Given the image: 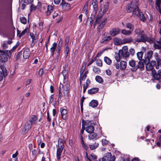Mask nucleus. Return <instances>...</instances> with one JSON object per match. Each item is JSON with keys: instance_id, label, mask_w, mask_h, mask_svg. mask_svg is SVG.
<instances>
[{"instance_id": "10", "label": "nucleus", "mask_w": 161, "mask_h": 161, "mask_svg": "<svg viewBox=\"0 0 161 161\" xmlns=\"http://www.w3.org/2000/svg\"><path fill=\"white\" fill-rule=\"evenodd\" d=\"M145 60H139L136 66L137 69H139L141 71L143 70L144 69Z\"/></svg>"}, {"instance_id": "14", "label": "nucleus", "mask_w": 161, "mask_h": 161, "mask_svg": "<svg viewBox=\"0 0 161 161\" xmlns=\"http://www.w3.org/2000/svg\"><path fill=\"white\" fill-rule=\"evenodd\" d=\"M31 124H30L28 122L25 125V127L23 129L22 131L25 133H26L31 129Z\"/></svg>"}, {"instance_id": "46", "label": "nucleus", "mask_w": 161, "mask_h": 161, "mask_svg": "<svg viewBox=\"0 0 161 161\" xmlns=\"http://www.w3.org/2000/svg\"><path fill=\"white\" fill-rule=\"evenodd\" d=\"M7 75H5V73L0 71V81H2L3 78L6 77Z\"/></svg>"}, {"instance_id": "26", "label": "nucleus", "mask_w": 161, "mask_h": 161, "mask_svg": "<svg viewBox=\"0 0 161 161\" xmlns=\"http://www.w3.org/2000/svg\"><path fill=\"white\" fill-rule=\"evenodd\" d=\"M111 39L112 37L110 36H105L102 39L101 42L102 43L106 42Z\"/></svg>"}, {"instance_id": "11", "label": "nucleus", "mask_w": 161, "mask_h": 161, "mask_svg": "<svg viewBox=\"0 0 161 161\" xmlns=\"http://www.w3.org/2000/svg\"><path fill=\"white\" fill-rule=\"evenodd\" d=\"M129 65L132 67L131 70L132 71H135L137 70L136 66V62L133 60H131L129 62Z\"/></svg>"}, {"instance_id": "30", "label": "nucleus", "mask_w": 161, "mask_h": 161, "mask_svg": "<svg viewBox=\"0 0 161 161\" xmlns=\"http://www.w3.org/2000/svg\"><path fill=\"white\" fill-rule=\"evenodd\" d=\"M88 3L86 2L85 5L83 9V13H84L86 16L88 14Z\"/></svg>"}, {"instance_id": "20", "label": "nucleus", "mask_w": 161, "mask_h": 161, "mask_svg": "<svg viewBox=\"0 0 161 161\" xmlns=\"http://www.w3.org/2000/svg\"><path fill=\"white\" fill-rule=\"evenodd\" d=\"M99 91V89L97 87L93 88L88 90V93L92 94L97 92Z\"/></svg>"}, {"instance_id": "37", "label": "nucleus", "mask_w": 161, "mask_h": 161, "mask_svg": "<svg viewBox=\"0 0 161 161\" xmlns=\"http://www.w3.org/2000/svg\"><path fill=\"white\" fill-rule=\"evenodd\" d=\"M104 61L108 65H110L112 63V60L107 57H104Z\"/></svg>"}, {"instance_id": "7", "label": "nucleus", "mask_w": 161, "mask_h": 161, "mask_svg": "<svg viewBox=\"0 0 161 161\" xmlns=\"http://www.w3.org/2000/svg\"><path fill=\"white\" fill-rule=\"evenodd\" d=\"M152 76L154 78L157 80L161 81V69L158 71V73H157L155 70L152 71Z\"/></svg>"}, {"instance_id": "32", "label": "nucleus", "mask_w": 161, "mask_h": 161, "mask_svg": "<svg viewBox=\"0 0 161 161\" xmlns=\"http://www.w3.org/2000/svg\"><path fill=\"white\" fill-rule=\"evenodd\" d=\"M126 27L132 31L134 29V25L130 23H127L126 24Z\"/></svg>"}, {"instance_id": "1", "label": "nucleus", "mask_w": 161, "mask_h": 161, "mask_svg": "<svg viewBox=\"0 0 161 161\" xmlns=\"http://www.w3.org/2000/svg\"><path fill=\"white\" fill-rule=\"evenodd\" d=\"M137 5V0L134 2H132L130 5H129L127 8L128 12H133V15L134 17H138L139 16L141 20L145 22L146 19L144 15L140 13Z\"/></svg>"}, {"instance_id": "13", "label": "nucleus", "mask_w": 161, "mask_h": 161, "mask_svg": "<svg viewBox=\"0 0 161 161\" xmlns=\"http://www.w3.org/2000/svg\"><path fill=\"white\" fill-rule=\"evenodd\" d=\"M147 40V36L143 33L142 35H141L140 38H137L135 41L137 42H145Z\"/></svg>"}, {"instance_id": "21", "label": "nucleus", "mask_w": 161, "mask_h": 161, "mask_svg": "<svg viewBox=\"0 0 161 161\" xmlns=\"http://www.w3.org/2000/svg\"><path fill=\"white\" fill-rule=\"evenodd\" d=\"M30 53L29 49H26L23 51V57L24 58L27 59L29 58Z\"/></svg>"}, {"instance_id": "57", "label": "nucleus", "mask_w": 161, "mask_h": 161, "mask_svg": "<svg viewBox=\"0 0 161 161\" xmlns=\"http://www.w3.org/2000/svg\"><path fill=\"white\" fill-rule=\"evenodd\" d=\"M102 142L103 145H106L108 143V141L105 139H103L102 140Z\"/></svg>"}, {"instance_id": "22", "label": "nucleus", "mask_w": 161, "mask_h": 161, "mask_svg": "<svg viewBox=\"0 0 161 161\" xmlns=\"http://www.w3.org/2000/svg\"><path fill=\"white\" fill-rule=\"evenodd\" d=\"M112 156L111 153H108L106 154V156L103 157L99 159L100 161H105L108 159V158L111 157Z\"/></svg>"}, {"instance_id": "39", "label": "nucleus", "mask_w": 161, "mask_h": 161, "mask_svg": "<svg viewBox=\"0 0 161 161\" xmlns=\"http://www.w3.org/2000/svg\"><path fill=\"white\" fill-rule=\"evenodd\" d=\"M153 53V51L152 50H150L148 52L147 54V58L148 59V60H150V59L152 58Z\"/></svg>"}, {"instance_id": "62", "label": "nucleus", "mask_w": 161, "mask_h": 161, "mask_svg": "<svg viewBox=\"0 0 161 161\" xmlns=\"http://www.w3.org/2000/svg\"><path fill=\"white\" fill-rule=\"evenodd\" d=\"M54 97V95L53 94L51 95L49 97V103H51L53 101V99Z\"/></svg>"}, {"instance_id": "50", "label": "nucleus", "mask_w": 161, "mask_h": 161, "mask_svg": "<svg viewBox=\"0 0 161 161\" xmlns=\"http://www.w3.org/2000/svg\"><path fill=\"white\" fill-rule=\"evenodd\" d=\"M82 128L80 131L81 135H82L83 134L84 130H85L86 128L84 125V120H82Z\"/></svg>"}, {"instance_id": "59", "label": "nucleus", "mask_w": 161, "mask_h": 161, "mask_svg": "<svg viewBox=\"0 0 161 161\" xmlns=\"http://www.w3.org/2000/svg\"><path fill=\"white\" fill-rule=\"evenodd\" d=\"M19 42H17L16 45L13 47L12 48L10 51H14V50H15L17 47H18V46L19 45Z\"/></svg>"}, {"instance_id": "41", "label": "nucleus", "mask_w": 161, "mask_h": 161, "mask_svg": "<svg viewBox=\"0 0 161 161\" xmlns=\"http://www.w3.org/2000/svg\"><path fill=\"white\" fill-rule=\"evenodd\" d=\"M30 36L31 38L32 39V43L33 44V45L35 44L34 43H33L35 41H36V40H37L38 39L37 37L36 36H35V35L32 34H30Z\"/></svg>"}, {"instance_id": "51", "label": "nucleus", "mask_w": 161, "mask_h": 161, "mask_svg": "<svg viewBox=\"0 0 161 161\" xmlns=\"http://www.w3.org/2000/svg\"><path fill=\"white\" fill-rule=\"evenodd\" d=\"M27 30H28V28H25L21 33H20V35H19V37L20 38L22 36L24 35L27 32Z\"/></svg>"}, {"instance_id": "28", "label": "nucleus", "mask_w": 161, "mask_h": 161, "mask_svg": "<svg viewBox=\"0 0 161 161\" xmlns=\"http://www.w3.org/2000/svg\"><path fill=\"white\" fill-rule=\"evenodd\" d=\"M132 41V39L131 38H126L122 40V44L130 43Z\"/></svg>"}, {"instance_id": "40", "label": "nucleus", "mask_w": 161, "mask_h": 161, "mask_svg": "<svg viewBox=\"0 0 161 161\" xmlns=\"http://www.w3.org/2000/svg\"><path fill=\"white\" fill-rule=\"evenodd\" d=\"M99 144L98 143H95L94 144L90 145L89 147L91 150H93L97 148Z\"/></svg>"}, {"instance_id": "31", "label": "nucleus", "mask_w": 161, "mask_h": 161, "mask_svg": "<svg viewBox=\"0 0 161 161\" xmlns=\"http://www.w3.org/2000/svg\"><path fill=\"white\" fill-rule=\"evenodd\" d=\"M121 33L124 35H130L132 34V31L130 30H126L125 29H123L121 30Z\"/></svg>"}, {"instance_id": "29", "label": "nucleus", "mask_w": 161, "mask_h": 161, "mask_svg": "<svg viewBox=\"0 0 161 161\" xmlns=\"http://www.w3.org/2000/svg\"><path fill=\"white\" fill-rule=\"evenodd\" d=\"M114 43L115 45H119L122 43V41L119 38H115L114 39Z\"/></svg>"}, {"instance_id": "36", "label": "nucleus", "mask_w": 161, "mask_h": 161, "mask_svg": "<svg viewBox=\"0 0 161 161\" xmlns=\"http://www.w3.org/2000/svg\"><path fill=\"white\" fill-rule=\"evenodd\" d=\"M143 53L142 52H138L136 54V55L138 59L139 60H144V59H142L143 57Z\"/></svg>"}, {"instance_id": "60", "label": "nucleus", "mask_w": 161, "mask_h": 161, "mask_svg": "<svg viewBox=\"0 0 161 161\" xmlns=\"http://www.w3.org/2000/svg\"><path fill=\"white\" fill-rule=\"evenodd\" d=\"M39 28L40 31H42L43 28V23L41 22L39 23Z\"/></svg>"}, {"instance_id": "8", "label": "nucleus", "mask_w": 161, "mask_h": 161, "mask_svg": "<svg viewBox=\"0 0 161 161\" xmlns=\"http://www.w3.org/2000/svg\"><path fill=\"white\" fill-rule=\"evenodd\" d=\"M156 61H152L150 63L147 64L146 65V68L148 71H152H152L155 70L153 67L155 66Z\"/></svg>"}, {"instance_id": "18", "label": "nucleus", "mask_w": 161, "mask_h": 161, "mask_svg": "<svg viewBox=\"0 0 161 161\" xmlns=\"http://www.w3.org/2000/svg\"><path fill=\"white\" fill-rule=\"evenodd\" d=\"M57 46V43L56 42H54L52 45L51 47L50 48V51L52 53V55L53 56L54 53L56 50Z\"/></svg>"}, {"instance_id": "34", "label": "nucleus", "mask_w": 161, "mask_h": 161, "mask_svg": "<svg viewBox=\"0 0 161 161\" xmlns=\"http://www.w3.org/2000/svg\"><path fill=\"white\" fill-rule=\"evenodd\" d=\"M157 43H154V47L156 49H161V42H157Z\"/></svg>"}, {"instance_id": "15", "label": "nucleus", "mask_w": 161, "mask_h": 161, "mask_svg": "<svg viewBox=\"0 0 161 161\" xmlns=\"http://www.w3.org/2000/svg\"><path fill=\"white\" fill-rule=\"evenodd\" d=\"M120 69L121 70H124L127 67V62L123 60H121L120 63Z\"/></svg>"}, {"instance_id": "12", "label": "nucleus", "mask_w": 161, "mask_h": 161, "mask_svg": "<svg viewBox=\"0 0 161 161\" xmlns=\"http://www.w3.org/2000/svg\"><path fill=\"white\" fill-rule=\"evenodd\" d=\"M120 30L119 28H114L110 31V34L112 36H115L119 33Z\"/></svg>"}, {"instance_id": "44", "label": "nucleus", "mask_w": 161, "mask_h": 161, "mask_svg": "<svg viewBox=\"0 0 161 161\" xmlns=\"http://www.w3.org/2000/svg\"><path fill=\"white\" fill-rule=\"evenodd\" d=\"M33 1V0H21V1H20V3H21V2H23L26 4H28L31 3Z\"/></svg>"}, {"instance_id": "64", "label": "nucleus", "mask_w": 161, "mask_h": 161, "mask_svg": "<svg viewBox=\"0 0 161 161\" xmlns=\"http://www.w3.org/2000/svg\"><path fill=\"white\" fill-rule=\"evenodd\" d=\"M2 46L4 49H6L8 48V46L7 43L5 42H4L3 44H2Z\"/></svg>"}, {"instance_id": "9", "label": "nucleus", "mask_w": 161, "mask_h": 161, "mask_svg": "<svg viewBox=\"0 0 161 161\" xmlns=\"http://www.w3.org/2000/svg\"><path fill=\"white\" fill-rule=\"evenodd\" d=\"M43 8L44 9H45L46 8L47 9L45 12V14L46 16H49L53 11V8L51 5H45L43 6Z\"/></svg>"}, {"instance_id": "58", "label": "nucleus", "mask_w": 161, "mask_h": 161, "mask_svg": "<svg viewBox=\"0 0 161 161\" xmlns=\"http://www.w3.org/2000/svg\"><path fill=\"white\" fill-rule=\"evenodd\" d=\"M161 3V0H156V6L158 8H159L160 7Z\"/></svg>"}, {"instance_id": "49", "label": "nucleus", "mask_w": 161, "mask_h": 161, "mask_svg": "<svg viewBox=\"0 0 161 161\" xmlns=\"http://www.w3.org/2000/svg\"><path fill=\"white\" fill-rule=\"evenodd\" d=\"M62 46V44L58 43V47L56 50L57 53L58 54V55H59L60 54V50H61V48Z\"/></svg>"}, {"instance_id": "47", "label": "nucleus", "mask_w": 161, "mask_h": 161, "mask_svg": "<svg viewBox=\"0 0 161 161\" xmlns=\"http://www.w3.org/2000/svg\"><path fill=\"white\" fill-rule=\"evenodd\" d=\"M97 3L96 1L93 2L92 3V5L93 6V7L94 9V11L95 13H96L97 12Z\"/></svg>"}, {"instance_id": "19", "label": "nucleus", "mask_w": 161, "mask_h": 161, "mask_svg": "<svg viewBox=\"0 0 161 161\" xmlns=\"http://www.w3.org/2000/svg\"><path fill=\"white\" fill-rule=\"evenodd\" d=\"M106 22V19H105L102 22L97 28V30L98 31H100L103 28L104 26L105 25Z\"/></svg>"}, {"instance_id": "38", "label": "nucleus", "mask_w": 161, "mask_h": 161, "mask_svg": "<svg viewBox=\"0 0 161 161\" xmlns=\"http://www.w3.org/2000/svg\"><path fill=\"white\" fill-rule=\"evenodd\" d=\"M95 80L97 81L99 83H102L103 82V79L102 77L99 75H97L96 76Z\"/></svg>"}, {"instance_id": "5", "label": "nucleus", "mask_w": 161, "mask_h": 161, "mask_svg": "<svg viewBox=\"0 0 161 161\" xmlns=\"http://www.w3.org/2000/svg\"><path fill=\"white\" fill-rule=\"evenodd\" d=\"M119 52L122 58L126 59L129 57L130 53L128 51V48L127 47H124L122 49L119 50Z\"/></svg>"}, {"instance_id": "23", "label": "nucleus", "mask_w": 161, "mask_h": 161, "mask_svg": "<svg viewBox=\"0 0 161 161\" xmlns=\"http://www.w3.org/2000/svg\"><path fill=\"white\" fill-rule=\"evenodd\" d=\"M98 102L96 100H93L89 103V105L90 106L93 108H95L98 105Z\"/></svg>"}, {"instance_id": "16", "label": "nucleus", "mask_w": 161, "mask_h": 161, "mask_svg": "<svg viewBox=\"0 0 161 161\" xmlns=\"http://www.w3.org/2000/svg\"><path fill=\"white\" fill-rule=\"evenodd\" d=\"M37 117L36 116L33 115L31 118L30 119L29 122L30 124H31L32 125V124H36L37 122Z\"/></svg>"}, {"instance_id": "4", "label": "nucleus", "mask_w": 161, "mask_h": 161, "mask_svg": "<svg viewBox=\"0 0 161 161\" xmlns=\"http://www.w3.org/2000/svg\"><path fill=\"white\" fill-rule=\"evenodd\" d=\"M84 123L85 126V130L88 133H91L94 132V127L92 125V121L87 120L85 121L84 120Z\"/></svg>"}, {"instance_id": "61", "label": "nucleus", "mask_w": 161, "mask_h": 161, "mask_svg": "<svg viewBox=\"0 0 161 161\" xmlns=\"http://www.w3.org/2000/svg\"><path fill=\"white\" fill-rule=\"evenodd\" d=\"M59 13L58 11H55L53 15V18H55L58 16Z\"/></svg>"}, {"instance_id": "3", "label": "nucleus", "mask_w": 161, "mask_h": 161, "mask_svg": "<svg viewBox=\"0 0 161 161\" xmlns=\"http://www.w3.org/2000/svg\"><path fill=\"white\" fill-rule=\"evenodd\" d=\"M57 157L58 160H60L61 157V154L64 148V145L63 140L61 138H59L58 140V144L57 145Z\"/></svg>"}, {"instance_id": "6", "label": "nucleus", "mask_w": 161, "mask_h": 161, "mask_svg": "<svg viewBox=\"0 0 161 161\" xmlns=\"http://www.w3.org/2000/svg\"><path fill=\"white\" fill-rule=\"evenodd\" d=\"M60 112L61 116L62 119L66 120L68 117V110L63 108H60Z\"/></svg>"}, {"instance_id": "55", "label": "nucleus", "mask_w": 161, "mask_h": 161, "mask_svg": "<svg viewBox=\"0 0 161 161\" xmlns=\"http://www.w3.org/2000/svg\"><path fill=\"white\" fill-rule=\"evenodd\" d=\"M20 21L21 23L23 24H25L26 23V19L25 17L21 18Z\"/></svg>"}, {"instance_id": "52", "label": "nucleus", "mask_w": 161, "mask_h": 161, "mask_svg": "<svg viewBox=\"0 0 161 161\" xmlns=\"http://www.w3.org/2000/svg\"><path fill=\"white\" fill-rule=\"evenodd\" d=\"M87 77V75L84 74L82 76L80 75V83H81V80H84Z\"/></svg>"}, {"instance_id": "35", "label": "nucleus", "mask_w": 161, "mask_h": 161, "mask_svg": "<svg viewBox=\"0 0 161 161\" xmlns=\"http://www.w3.org/2000/svg\"><path fill=\"white\" fill-rule=\"evenodd\" d=\"M114 57L117 62H118L120 61L121 56H120V54H119V51L118 53H116L115 54Z\"/></svg>"}, {"instance_id": "24", "label": "nucleus", "mask_w": 161, "mask_h": 161, "mask_svg": "<svg viewBox=\"0 0 161 161\" xmlns=\"http://www.w3.org/2000/svg\"><path fill=\"white\" fill-rule=\"evenodd\" d=\"M69 91V89L68 85L66 86V88H64V96L65 97V98L67 99L68 98V93Z\"/></svg>"}, {"instance_id": "53", "label": "nucleus", "mask_w": 161, "mask_h": 161, "mask_svg": "<svg viewBox=\"0 0 161 161\" xmlns=\"http://www.w3.org/2000/svg\"><path fill=\"white\" fill-rule=\"evenodd\" d=\"M93 19L91 17H89L88 18L87 22L88 24H89L90 25L92 26V22Z\"/></svg>"}, {"instance_id": "27", "label": "nucleus", "mask_w": 161, "mask_h": 161, "mask_svg": "<svg viewBox=\"0 0 161 161\" xmlns=\"http://www.w3.org/2000/svg\"><path fill=\"white\" fill-rule=\"evenodd\" d=\"M89 133L90 134L88 135V139L90 140L94 139L97 136V133L94 132Z\"/></svg>"}, {"instance_id": "45", "label": "nucleus", "mask_w": 161, "mask_h": 161, "mask_svg": "<svg viewBox=\"0 0 161 161\" xmlns=\"http://www.w3.org/2000/svg\"><path fill=\"white\" fill-rule=\"evenodd\" d=\"M86 68V64H82V67L81 68L80 71V75H82L85 70Z\"/></svg>"}, {"instance_id": "48", "label": "nucleus", "mask_w": 161, "mask_h": 161, "mask_svg": "<svg viewBox=\"0 0 161 161\" xmlns=\"http://www.w3.org/2000/svg\"><path fill=\"white\" fill-rule=\"evenodd\" d=\"M65 56L66 58L67 57L69 52V47L68 46H65Z\"/></svg>"}, {"instance_id": "33", "label": "nucleus", "mask_w": 161, "mask_h": 161, "mask_svg": "<svg viewBox=\"0 0 161 161\" xmlns=\"http://www.w3.org/2000/svg\"><path fill=\"white\" fill-rule=\"evenodd\" d=\"M0 68L2 70L1 71L5 73V75H8V71L5 66L3 65H1Z\"/></svg>"}, {"instance_id": "2", "label": "nucleus", "mask_w": 161, "mask_h": 161, "mask_svg": "<svg viewBox=\"0 0 161 161\" xmlns=\"http://www.w3.org/2000/svg\"><path fill=\"white\" fill-rule=\"evenodd\" d=\"M0 62L5 63L7 62L8 58L11 56V51L8 50L2 51L0 50Z\"/></svg>"}, {"instance_id": "17", "label": "nucleus", "mask_w": 161, "mask_h": 161, "mask_svg": "<svg viewBox=\"0 0 161 161\" xmlns=\"http://www.w3.org/2000/svg\"><path fill=\"white\" fill-rule=\"evenodd\" d=\"M61 4L62 5L63 8L65 10H68L70 8V5L69 4L63 2L61 3Z\"/></svg>"}, {"instance_id": "56", "label": "nucleus", "mask_w": 161, "mask_h": 161, "mask_svg": "<svg viewBox=\"0 0 161 161\" xmlns=\"http://www.w3.org/2000/svg\"><path fill=\"white\" fill-rule=\"evenodd\" d=\"M36 6L33 4H32L31 6V11L33 12L35 11L36 9Z\"/></svg>"}, {"instance_id": "25", "label": "nucleus", "mask_w": 161, "mask_h": 161, "mask_svg": "<svg viewBox=\"0 0 161 161\" xmlns=\"http://www.w3.org/2000/svg\"><path fill=\"white\" fill-rule=\"evenodd\" d=\"M157 64L156 63L155 68L156 69H158L159 68V66H161V58H156Z\"/></svg>"}, {"instance_id": "43", "label": "nucleus", "mask_w": 161, "mask_h": 161, "mask_svg": "<svg viewBox=\"0 0 161 161\" xmlns=\"http://www.w3.org/2000/svg\"><path fill=\"white\" fill-rule=\"evenodd\" d=\"M96 64L99 67H102L103 63L102 60L100 59H98L96 61Z\"/></svg>"}, {"instance_id": "54", "label": "nucleus", "mask_w": 161, "mask_h": 161, "mask_svg": "<svg viewBox=\"0 0 161 161\" xmlns=\"http://www.w3.org/2000/svg\"><path fill=\"white\" fill-rule=\"evenodd\" d=\"M129 51L130 53V54L131 55V56H133L134 55L135 53V49L133 48H130L129 50Z\"/></svg>"}, {"instance_id": "63", "label": "nucleus", "mask_w": 161, "mask_h": 161, "mask_svg": "<svg viewBox=\"0 0 161 161\" xmlns=\"http://www.w3.org/2000/svg\"><path fill=\"white\" fill-rule=\"evenodd\" d=\"M43 74H44L43 69H41L39 71V73H38L39 75L41 76H42L43 75Z\"/></svg>"}, {"instance_id": "42", "label": "nucleus", "mask_w": 161, "mask_h": 161, "mask_svg": "<svg viewBox=\"0 0 161 161\" xmlns=\"http://www.w3.org/2000/svg\"><path fill=\"white\" fill-rule=\"evenodd\" d=\"M135 32L136 34H138L141 35L144 33V31L139 29H136L135 30Z\"/></svg>"}]
</instances>
